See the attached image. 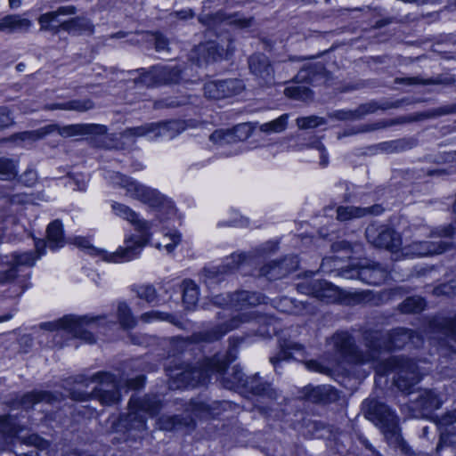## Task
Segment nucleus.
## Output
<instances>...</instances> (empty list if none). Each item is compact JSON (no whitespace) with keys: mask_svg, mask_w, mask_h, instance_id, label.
Masks as SVG:
<instances>
[{"mask_svg":"<svg viewBox=\"0 0 456 456\" xmlns=\"http://www.w3.org/2000/svg\"><path fill=\"white\" fill-rule=\"evenodd\" d=\"M110 207L116 216L129 222L141 235L127 237L124 242L125 246L118 248L117 251L110 255L108 259L113 263L131 261L140 255L142 248L149 242L151 236L150 233L151 225L146 220L140 219L138 214L125 204L112 201Z\"/></svg>","mask_w":456,"mask_h":456,"instance_id":"nucleus-1","label":"nucleus"},{"mask_svg":"<svg viewBox=\"0 0 456 456\" xmlns=\"http://www.w3.org/2000/svg\"><path fill=\"white\" fill-rule=\"evenodd\" d=\"M75 382L85 387L91 383H96L91 394L71 390L69 395L75 401H87L90 398H95L106 406L117 404L120 401V381L110 372L99 371L90 377L80 375L75 379Z\"/></svg>","mask_w":456,"mask_h":456,"instance_id":"nucleus-2","label":"nucleus"},{"mask_svg":"<svg viewBox=\"0 0 456 456\" xmlns=\"http://www.w3.org/2000/svg\"><path fill=\"white\" fill-rule=\"evenodd\" d=\"M229 352L226 356L216 354L212 358L205 359L198 367L186 366L183 370H170L169 377L171 379L170 387L174 388H182L186 387H197L206 385L213 373H222L229 362L234 360L235 356Z\"/></svg>","mask_w":456,"mask_h":456,"instance_id":"nucleus-3","label":"nucleus"},{"mask_svg":"<svg viewBox=\"0 0 456 456\" xmlns=\"http://www.w3.org/2000/svg\"><path fill=\"white\" fill-rule=\"evenodd\" d=\"M77 9L73 5L59 7L56 11L49 12L40 15L38 22L40 29L50 31L56 35L61 30L67 31L73 35H93L94 32V24L86 18L76 17L63 20L61 17L76 14Z\"/></svg>","mask_w":456,"mask_h":456,"instance_id":"nucleus-4","label":"nucleus"},{"mask_svg":"<svg viewBox=\"0 0 456 456\" xmlns=\"http://www.w3.org/2000/svg\"><path fill=\"white\" fill-rule=\"evenodd\" d=\"M161 401L157 395H145L142 398L131 397L129 401V412L121 419L122 425L127 432V436L136 440L146 434V419L143 413L150 416L156 415L161 410Z\"/></svg>","mask_w":456,"mask_h":456,"instance_id":"nucleus-5","label":"nucleus"},{"mask_svg":"<svg viewBox=\"0 0 456 456\" xmlns=\"http://www.w3.org/2000/svg\"><path fill=\"white\" fill-rule=\"evenodd\" d=\"M366 346L372 351V354L378 359V353L385 350L400 349L407 344L419 347L422 345L423 338L418 333L404 328H396L382 334L379 331H369L364 335Z\"/></svg>","mask_w":456,"mask_h":456,"instance_id":"nucleus-6","label":"nucleus"},{"mask_svg":"<svg viewBox=\"0 0 456 456\" xmlns=\"http://www.w3.org/2000/svg\"><path fill=\"white\" fill-rule=\"evenodd\" d=\"M363 412L366 419L379 428L387 442H401L399 418L387 405L375 399H367L363 402Z\"/></svg>","mask_w":456,"mask_h":456,"instance_id":"nucleus-7","label":"nucleus"},{"mask_svg":"<svg viewBox=\"0 0 456 456\" xmlns=\"http://www.w3.org/2000/svg\"><path fill=\"white\" fill-rule=\"evenodd\" d=\"M377 371L382 375L394 372L395 374V385L401 391L408 393H411L410 389L420 380L422 376L415 362L399 356H393L382 361Z\"/></svg>","mask_w":456,"mask_h":456,"instance_id":"nucleus-8","label":"nucleus"},{"mask_svg":"<svg viewBox=\"0 0 456 456\" xmlns=\"http://www.w3.org/2000/svg\"><path fill=\"white\" fill-rule=\"evenodd\" d=\"M103 318V316L89 318L88 316L66 315L58 321L42 323L41 328L49 330H64L87 343H94V337L86 328H93L95 322Z\"/></svg>","mask_w":456,"mask_h":456,"instance_id":"nucleus-9","label":"nucleus"},{"mask_svg":"<svg viewBox=\"0 0 456 456\" xmlns=\"http://www.w3.org/2000/svg\"><path fill=\"white\" fill-rule=\"evenodd\" d=\"M208 406L200 402L191 401L184 405L182 414L162 415L157 420L159 429L173 431L182 428H194L195 419L208 413Z\"/></svg>","mask_w":456,"mask_h":456,"instance_id":"nucleus-10","label":"nucleus"},{"mask_svg":"<svg viewBox=\"0 0 456 456\" xmlns=\"http://www.w3.org/2000/svg\"><path fill=\"white\" fill-rule=\"evenodd\" d=\"M110 183L126 191V195L134 200L151 206H157L162 200V196L156 190L147 187L131 177L119 173L110 175Z\"/></svg>","mask_w":456,"mask_h":456,"instance_id":"nucleus-11","label":"nucleus"},{"mask_svg":"<svg viewBox=\"0 0 456 456\" xmlns=\"http://www.w3.org/2000/svg\"><path fill=\"white\" fill-rule=\"evenodd\" d=\"M256 319H263V317L259 316L256 311L237 314L208 330L194 334L192 338L195 342H213L220 339L229 331L239 328L240 324Z\"/></svg>","mask_w":456,"mask_h":456,"instance_id":"nucleus-12","label":"nucleus"},{"mask_svg":"<svg viewBox=\"0 0 456 456\" xmlns=\"http://www.w3.org/2000/svg\"><path fill=\"white\" fill-rule=\"evenodd\" d=\"M297 290L325 303H334L341 298L342 293L338 287L324 280H303L297 284Z\"/></svg>","mask_w":456,"mask_h":456,"instance_id":"nucleus-13","label":"nucleus"},{"mask_svg":"<svg viewBox=\"0 0 456 456\" xmlns=\"http://www.w3.org/2000/svg\"><path fill=\"white\" fill-rule=\"evenodd\" d=\"M442 400L433 390H419L416 397L402 406L403 411H408L409 417L421 418L440 408Z\"/></svg>","mask_w":456,"mask_h":456,"instance_id":"nucleus-14","label":"nucleus"},{"mask_svg":"<svg viewBox=\"0 0 456 456\" xmlns=\"http://www.w3.org/2000/svg\"><path fill=\"white\" fill-rule=\"evenodd\" d=\"M366 239L375 247L396 250L402 245L401 236L393 228L370 224L365 231Z\"/></svg>","mask_w":456,"mask_h":456,"instance_id":"nucleus-15","label":"nucleus"},{"mask_svg":"<svg viewBox=\"0 0 456 456\" xmlns=\"http://www.w3.org/2000/svg\"><path fill=\"white\" fill-rule=\"evenodd\" d=\"M265 297L256 292L239 291L233 295L216 296L214 303L219 305H225L236 311H246L248 308L264 303Z\"/></svg>","mask_w":456,"mask_h":456,"instance_id":"nucleus-16","label":"nucleus"},{"mask_svg":"<svg viewBox=\"0 0 456 456\" xmlns=\"http://www.w3.org/2000/svg\"><path fill=\"white\" fill-rule=\"evenodd\" d=\"M387 271L379 265L353 267L342 270L340 275L346 279H359L370 285H379L387 278Z\"/></svg>","mask_w":456,"mask_h":456,"instance_id":"nucleus-17","label":"nucleus"},{"mask_svg":"<svg viewBox=\"0 0 456 456\" xmlns=\"http://www.w3.org/2000/svg\"><path fill=\"white\" fill-rule=\"evenodd\" d=\"M244 89V85L240 79H225L211 81L204 86L206 97L219 100L238 94Z\"/></svg>","mask_w":456,"mask_h":456,"instance_id":"nucleus-18","label":"nucleus"},{"mask_svg":"<svg viewBox=\"0 0 456 456\" xmlns=\"http://www.w3.org/2000/svg\"><path fill=\"white\" fill-rule=\"evenodd\" d=\"M248 69L261 86H271L274 83V70L270 60L263 53L252 54L248 60Z\"/></svg>","mask_w":456,"mask_h":456,"instance_id":"nucleus-19","label":"nucleus"},{"mask_svg":"<svg viewBox=\"0 0 456 456\" xmlns=\"http://www.w3.org/2000/svg\"><path fill=\"white\" fill-rule=\"evenodd\" d=\"M199 21L209 28L215 27L220 22H226L240 28H249L254 24L253 18H246L238 13L226 14L222 12H217L214 14H201L199 17Z\"/></svg>","mask_w":456,"mask_h":456,"instance_id":"nucleus-20","label":"nucleus"},{"mask_svg":"<svg viewBox=\"0 0 456 456\" xmlns=\"http://www.w3.org/2000/svg\"><path fill=\"white\" fill-rule=\"evenodd\" d=\"M47 126H53L52 134L57 132L62 137H71L82 134L102 135L108 131L107 126L98 124H74L60 126L57 124H51Z\"/></svg>","mask_w":456,"mask_h":456,"instance_id":"nucleus-21","label":"nucleus"},{"mask_svg":"<svg viewBox=\"0 0 456 456\" xmlns=\"http://www.w3.org/2000/svg\"><path fill=\"white\" fill-rule=\"evenodd\" d=\"M3 420L6 422V425L2 424V428L4 432H7V434L9 435L10 442L15 437L21 443L29 445H34L38 449H45L48 447L47 441L36 434H32L28 436H21L20 433L23 430V428L18 427L17 424L15 423V419H12L11 416H3Z\"/></svg>","mask_w":456,"mask_h":456,"instance_id":"nucleus-22","label":"nucleus"},{"mask_svg":"<svg viewBox=\"0 0 456 456\" xmlns=\"http://www.w3.org/2000/svg\"><path fill=\"white\" fill-rule=\"evenodd\" d=\"M148 76L159 85L180 84L186 81L183 69L178 66H156L149 71Z\"/></svg>","mask_w":456,"mask_h":456,"instance_id":"nucleus-23","label":"nucleus"},{"mask_svg":"<svg viewBox=\"0 0 456 456\" xmlns=\"http://www.w3.org/2000/svg\"><path fill=\"white\" fill-rule=\"evenodd\" d=\"M448 248V244L443 241H413L403 248V254L409 256H428L442 254Z\"/></svg>","mask_w":456,"mask_h":456,"instance_id":"nucleus-24","label":"nucleus"},{"mask_svg":"<svg viewBox=\"0 0 456 456\" xmlns=\"http://www.w3.org/2000/svg\"><path fill=\"white\" fill-rule=\"evenodd\" d=\"M334 346L344 355L351 356L358 362L375 361L376 356L370 351V354L365 358L358 355V352L354 343L353 338L347 332H338L332 337Z\"/></svg>","mask_w":456,"mask_h":456,"instance_id":"nucleus-25","label":"nucleus"},{"mask_svg":"<svg viewBox=\"0 0 456 456\" xmlns=\"http://www.w3.org/2000/svg\"><path fill=\"white\" fill-rule=\"evenodd\" d=\"M438 429L440 431V443L437 445V450L443 445L456 444V411L442 416L438 421Z\"/></svg>","mask_w":456,"mask_h":456,"instance_id":"nucleus-26","label":"nucleus"},{"mask_svg":"<svg viewBox=\"0 0 456 456\" xmlns=\"http://www.w3.org/2000/svg\"><path fill=\"white\" fill-rule=\"evenodd\" d=\"M382 211L383 208L379 205H374L369 208L341 206L337 208V218L339 221H350L369 215H379L382 213Z\"/></svg>","mask_w":456,"mask_h":456,"instance_id":"nucleus-27","label":"nucleus"},{"mask_svg":"<svg viewBox=\"0 0 456 456\" xmlns=\"http://www.w3.org/2000/svg\"><path fill=\"white\" fill-rule=\"evenodd\" d=\"M245 389L253 395L266 397L270 400L278 398V392L273 387L272 384L263 380L257 374L249 377Z\"/></svg>","mask_w":456,"mask_h":456,"instance_id":"nucleus-28","label":"nucleus"},{"mask_svg":"<svg viewBox=\"0 0 456 456\" xmlns=\"http://www.w3.org/2000/svg\"><path fill=\"white\" fill-rule=\"evenodd\" d=\"M31 27V21L19 15H6L0 19V31L6 33H24Z\"/></svg>","mask_w":456,"mask_h":456,"instance_id":"nucleus-29","label":"nucleus"},{"mask_svg":"<svg viewBox=\"0 0 456 456\" xmlns=\"http://www.w3.org/2000/svg\"><path fill=\"white\" fill-rule=\"evenodd\" d=\"M153 126L154 135H152V139L160 136L174 138L185 129L184 123L180 120L154 122Z\"/></svg>","mask_w":456,"mask_h":456,"instance_id":"nucleus-30","label":"nucleus"},{"mask_svg":"<svg viewBox=\"0 0 456 456\" xmlns=\"http://www.w3.org/2000/svg\"><path fill=\"white\" fill-rule=\"evenodd\" d=\"M305 397L312 403H329L338 398L337 391L330 386L306 387Z\"/></svg>","mask_w":456,"mask_h":456,"instance_id":"nucleus-31","label":"nucleus"},{"mask_svg":"<svg viewBox=\"0 0 456 456\" xmlns=\"http://www.w3.org/2000/svg\"><path fill=\"white\" fill-rule=\"evenodd\" d=\"M44 242H38L36 244L37 251H38V256H36L33 252H24V253H13L10 257L6 256L5 260L10 265V266H13L15 269V275L17 276L20 266H32L34 265L37 258L41 255L40 248L44 247Z\"/></svg>","mask_w":456,"mask_h":456,"instance_id":"nucleus-32","label":"nucleus"},{"mask_svg":"<svg viewBox=\"0 0 456 456\" xmlns=\"http://www.w3.org/2000/svg\"><path fill=\"white\" fill-rule=\"evenodd\" d=\"M55 401H57V396L50 392L33 391L24 395L20 399V403L23 408L28 409L33 407V405H35L36 403H52L53 402Z\"/></svg>","mask_w":456,"mask_h":456,"instance_id":"nucleus-33","label":"nucleus"},{"mask_svg":"<svg viewBox=\"0 0 456 456\" xmlns=\"http://www.w3.org/2000/svg\"><path fill=\"white\" fill-rule=\"evenodd\" d=\"M374 103L362 104L354 110H338L333 114V117L338 120H358L365 115L373 113L376 110Z\"/></svg>","mask_w":456,"mask_h":456,"instance_id":"nucleus-34","label":"nucleus"},{"mask_svg":"<svg viewBox=\"0 0 456 456\" xmlns=\"http://www.w3.org/2000/svg\"><path fill=\"white\" fill-rule=\"evenodd\" d=\"M47 243L51 249L63 247L64 238L62 224L60 220H54L49 224L47 230Z\"/></svg>","mask_w":456,"mask_h":456,"instance_id":"nucleus-35","label":"nucleus"},{"mask_svg":"<svg viewBox=\"0 0 456 456\" xmlns=\"http://www.w3.org/2000/svg\"><path fill=\"white\" fill-rule=\"evenodd\" d=\"M181 287L183 291V302L186 308L189 310L194 308L199 301L200 292L198 285L191 280H184Z\"/></svg>","mask_w":456,"mask_h":456,"instance_id":"nucleus-36","label":"nucleus"},{"mask_svg":"<svg viewBox=\"0 0 456 456\" xmlns=\"http://www.w3.org/2000/svg\"><path fill=\"white\" fill-rule=\"evenodd\" d=\"M248 379L249 377H245L240 369L233 367L232 373L222 379V384L228 389H245Z\"/></svg>","mask_w":456,"mask_h":456,"instance_id":"nucleus-37","label":"nucleus"},{"mask_svg":"<svg viewBox=\"0 0 456 456\" xmlns=\"http://www.w3.org/2000/svg\"><path fill=\"white\" fill-rule=\"evenodd\" d=\"M303 350L304 347L300 344L294 342L286 343L282 346L281 351L275 356L270 358V362L277 370L281 362L287 361L291 358L292 351L301 352Z\"/></svg>","mask_w":456,"mask_h":456,"instance_id":"nucleus-38","label":"nucleus"},{"mask_svg":"<svg viewBox=\"0 0 456 456\" xmlns=\"http://www.w3.org/2000/svg\"><path fill=\"white\" fill-rule=\"evenodd\" d=\"M286 259L281 262H272L260 269V275L265 276L270 280H275L282 277L287 273L285 268Z\"/></svg>","mask_w":456,"mask_h":456,"instance_id":"nucleus-39","label":"nucleus"},{"mask_svg":"<svg viewBox=\"0 0 456 456\" xmlns=\"http://www.w3.org/2000/svg\"><path fill=\"white\" fill-rule=\"evenodd\" d=\"M117 316L123 329H132L136 325V320L132 314L131 309L124 302L118 305Z\"/></svg>","mask_w":456,"mask_h":456,"instance_id":"nucleus-40","label":"nucleus"},{"mask_svg":"<svg viewBox=\"0 0 456 456\" xmlns=\"http://www.w3.org/2000/svg\"><path fill=\"white\" fill-rule=\"evenodd\" d=\"M288 119L289 115L283 114L274 120L262 124L260 131L266 134L281 133L287 128Z\"/></svg>","mask_w":456,"mask_h":456,"instance_id":"nucleus-41","label":"nucleus"},{"mask_svg":"<svg viewBox=\"0 0 456 456\" xmlns=\"http://www.w3.org/2000/svg\"><path fill=\"white\" fill-rule=\"evenodd\" d=\"M154 135V126L153 123L144 124L140 126L126 128L122 133V137L124 138H131V137H142L148 136L152 138Z\"/></svg>","mask_w":456,"mask_h":456,"instance_id":"nucleus-42","label":"nucleus"},{"mask_svg":"<svg viewBox=\"0 0 456 456\" xmlns=\"http://www.w3.org/2000/svg\"><path fill=\"white\" fill-rule=\"evenodd\" d=\"M434 326L444 335L456 340V316L453 319L442 318L436 320Z\"/></svg>","mask_w":456,"mask_h":456,"instance_id":"nucleus-43","label":"nucleus"},{"mask_svg":"<svg viewBox=\"0 0 456 456\" xmlns=\"http://www.w3.org/2000/svg\"><path fill=\"white\" fill-rule=\"evenodd\" d=\"M455 105H444L436 109L429 110L426 112L419 113L412 120H423L427 118H434L455 112Z\"/></svg>","mask_w":456,"mask_h":456,"instance_id":"nucleus-44","label":"nucleus"},{"mask_svg":"<svg viewBox=\"0 0 456 456\" xmlns=\"http://www.w3.org/2000/svg\"><path fill=\"white\" fill-rule=\"evenodd\" d=\"M16 163L10 159L0 158V179L12 180L17 175Z\"/></svg>","mask_w":456,"mask_h":456,"instance_id":"nucleus-45","label":"nucleus"},{"mask_svg":"<svg viewBox=\"0 0 456 456\" xmlns=\"http://www.w3.org/2000/svg\"><path fill=\"white\" fill-rule=\"evenodd\" d=\"M224 273L226 272L222 266H211L204 268L201 276L206 284L212 285L213 283L219 282Z\"/></svg>","mask_w":456,"mask_h":456,"instance_id":"nucleus-46","label":"nucleus"},{"mask_svg":"<svg viewBox=\"0 0 456 456\" xmlns=\"http://www.w3.org/2000/svg\"><path fill=\"white\" fill-rule=\"evenodd\" d=\"M137 297L148 303H153L158 298V293L154 286L151 284L136 285L133 288Z\"/></svg>","mask_w":456,"mask_h":456,"instance_id":"nucleus-47","label":"nucleus"},{"mask_svg":"<svg viewBox=\"0 0 456 456\" xmlns=\"http://www.w3.org/2000/svg\"><path fill=\"white\" fill-rule=\"evenodd\" d=\"M425 308V301L420 297L406 298L401 305V310L404 314L419 313Z\"/></svg>","mask_w":456,"mask_h":456,"instance_id":"nucleus-48","label":"nucleus"},{"mask_svg":"<svg viewBox=\"0 0 456 456\" xmlns=\"http://www.w3.org/2000/svg\"><path fill=\"white\" fill-rule=\"evenodd\" d=\"M73 244L78 248L87 249L89 253L92 255L101 256L102 259H104L105 261L111 262L108 258L110 255H111L112 253H108L106 251L94 248L93 246H91L90 241L86 238L76 237L73 239Z\"/></svg>","mask_w":456,"mask_h":456,"instance_id":"nucleus-49","label":"nucleus"},{"mask_svg":"<svg viewBox=\"0 0 456 456\" xmlns=\"http://www.w3.org/2000/svg\"><path fill=\"white\" fill-rule=\"evenodd\" d=\"M53 126H44L37 130L24 131L16 134V137L21 141L31 140L37 141L44 138L47 134H52Z\"/></svg>","mask_w":456,"mask_h":456,"instance_id":"nucleus-50","label":"nucleus"},{"mask_svg":"<svg viewBox=\"0 0 456 456\" xmlns=\"http://www.w3.org/2000/svg\"><path fill=\"white\" fill-rule=\"evenodd\" d=\"M232 134L230 130L218 129L212 133L209 136L210 142L218 147L232 143Z\"/></svg>","mask_w":456,"mask_h":456,"instance_id":"nucleus-51","label":"nucleus"},{"mask_svg":"<svg viewBox=\"0 0 456 456\" xmlns=\"http://www.w3.org/2000/svg\"><path fill=\"white\" fill-rule=\"evenodd\" d=\"M285 94L296 100L305 101L312 96L309 88L304 86H291L285 89Z\"/></svg>","mask_w":456,"mask_h":456,"instance_id":"nucleus-52","label":"nucleus"},{"mask_svg":"<svg viewBox=\"0 0 456 456\" xmlns=\"http://www.w3.org/2000/svg\"><path fill=\"white\" fill-rule=\"evenodd\" d=\"M16 277L14 267L10 266L5 259L2 260L0 262V285L12 282Z\"/></svg>","mask_w":456,"mask_h":456,"instance_id":"nucleus-53","label":"nucleus"},{"mask_svg":"<svg viewBox=\"0 0 456 456\" xmlns=\"http://www.w3.org/2000/svg\"><path fill=\"white\" fill-rule=\"evenodd\" d=\"M66 110H74L78 112H85L94 107V103L90 99L71 100L66 102Z\"/></svg>","mask_w":456,"mask_h":456,"instance_id":"nucleus-54","label":"nucleus"},{"mask_svg":"<svg viewBox=\"0 0 456 456\" xmlns=\"http://www.w3.org/2000/svg\"><path fill=\"white\" fill-rule=\"evenodd\" d=\"M296 122L300 129L314 128L326 123L323 118L317 116L298 118Z\"/></svg>","mask_w":456,"mask_h":456,"instance_id":"nucleus-55","label":"nucleus"},{"mask_svg":"<svg viewBox=\"0 0 456 456\" xmlns=\"http://www.w3.org/2000/svg\"><path fill=\"white\" fill-rule=\"evenodd\" d=\"M140 318L142 322H145L153 321H167L169 322H174L175 320L174 316L169 314L154 310L142 314Z\"/></svg>","mask_w":456,"mask_h":456,"instance_id":"nucleus-56","label":"nucleus"},{"mask_svg":"<svg viewBox=\"0 0 456 456\" xmlns=\"http://www.w3.org/2000/svg\"><path fill=\"white\" fill-rule=\"evenodd\" d=\"M230 133L232 134V143L238 141H243L247 139L251 133L250 126L248 124H239L234 126Z\"/></svg>","mask_w":456,"mask_h":456,"instance_id":"nucleus-57","label":"nucleus"},{"mask_svg":"<svg viewBox=\"0 0 456 456\" xmlns=\"http://www.w3.org/2000/svg\"><path fill=\"white\" fill-rule=\"evenodd\" d=\"M244 260L245 256L243 254H232L230 256L225 258L222 268L224 269L226 273L232 272L238 268Z\"/></svg>","mask_w":456,"mask_h":456,"instance_id":"nucleus-58","label":"nucleus"},{"mask_svg":"<svg viewBox=\"0 0 456 456\" xmlns=\"http://www.w3.org/2000/svg\"><path fill=\"white\" fill-rule=\"evenodd\" d=\"M207 50L208 53H215L218 57H224L227 56L228 54L232 53L234 50L233 46H232V43L229 42L227 44L226 48L224 49V46H220L218 45L210 44Z\"/></svg>","mask_w":456,"mask_h":456,"instance_id":"nucleus-59","label":"nucleus"},{"mask_svg":"<svg viewBox=\"0 0 456 456\" xmlns=\"http://www.w3.org/2000/svg\"><path fill=\"white\" fill-rule=\"evenodd\" d=\"M155 41V49L159 53H168V40L159 33L151 34Z\"/></svg>","mask_w":456,"mask_h":456,"instance_id":"nucleus-60","label":"nucleus"},{"mask_svg":"<svg viewBox=\"0 0 456 456\" xmlns=\"http://www.w3.org/2000/svg\"><path fill=\"white\" fill-rule=\"evenodd\" d=\"M12 204H28L34 203L35 198L32 194L16 193L12 195H6Z\"/></svg>","mask_w":456,"mask_h":456,"instance_id":"nucleus-61","label":"nucleus"},{"mask_svg":"<svg viewBox=\"0 0 456 456\" xmlns=\"http://www.w3.org/2000/svg\"><path fill=\"white\" fill-rule=\"evenodd\" d=\"M19 181L27 187L33 186L37 181V175L35 170L28 169L25 171L20 176Z\"/></svg>","mask_w":456,"mask_h":456,"instance_id":"nucleus-62","label":"nucleus"},{"mask_svg":"<svg viewBox=\"0 0 456 456\" xmlns=\"http://www.w3.org/2000/svg\"><path fill=\"white\" fill-rule=\"evenodd\" d=\"M456 293V281L443 284L434 289V294L439 295H452Z\"/></svg>","mask_w":456,"mask_h":456,"instance_id":"nucleus-63","label":"nucleus"},{"mask_svg":"<svg viewBox=\"0 0 456 456\" xmlns=\"http://www.w3.org/2000/svg\"><path fill=\"white\" fill-rule=\"evenodd\" d=\"M12 124L13 121L9 109L5 106H0V129L8 127Z\"/></svg>","mask_w":456,"mask_h":456,"instance_id":"nucleus-64","label":"nucleus"}]
</instances>
